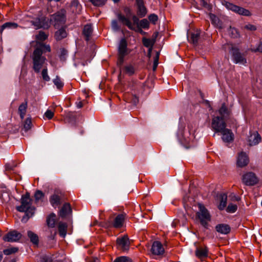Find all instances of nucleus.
Returning a JSON list of instances; mask_svg holds the SVG:
<instances>
[{
    "label": "nucleus",
    "mask_w": 262,
    "mask_h": 262,
    "mask_svg": "<svg viewBox=\"0 0 262 262\" xmlns=\"http://www.w3.org/2000/svg\"><path fill=\"white\" fill-rule=\"evenodd\" d=\"M27 108V102L26 101L25 102L22 103L18 107V113L19 114L20 117L21 119H23L25 117V114L26 113Z\"/></svg>",
    "instance_id": "25"
},
{
    "label": "nucleus",
    "mask_w": 262,
    "mask_h": 262,
    "mask_svg": "<svg viewBox=\"0 0 262 262\" xmlns=\"http://www.w3.org/2000/svg\"><path fill=\"white\" fill-rule=\"evenodd\" d=\"M32 126V122L30 118H27L25 121L24 124V129L27 132L31 129Z\"/></svg>",
    "instance_id": "38"
},
{
    "label": "nucleus",
    "mask_w": 262,
    "mask_h": 262,
    "mask_svg": "<svg viewBox=\"0 0 262 262\" xmlns=\"http://www.w3.org/2000/svg\"><path fill=\"white\" fill-rule=\"evenodd\" d=\"M199 211L198 215L201 224L205 227L207 226V222L210 220V215L208 210L202 204H199Z\"/></svg>",
    "instance_id": "9"
},
{
    "label": "nucleus",
    "mask_w": 262,
    "mask_h": 262,
    "mask_svg": "<svg viewBox=\"0 0 262 262\" xmlns=\"http://www.w3.org/2000/svg\"><path fill=\"white\" fill-rule=\"evenodd\" d=\"M209 18H210V20H211V22L213 24H214V25H215L216 27H219V28H223L219 19L215 15L212 14H210Z\"/></svg>",
    "instance_id": "31"
},
{
    "label": "nucleus",
    "mask_w": 262,
    "mask_h": 262,
    "mask_svg": "<svg viewBox=\"0 0 262 262\" xmlns=\"http://www.w3.org/2000/svg\"><path fill=\"white\" fill-rule=\"evenodd\" d=\"M90 1L95 6H101L105 3L106 0H90Z\"/></svg>",
    "instance_id": "47"
},
{
    "label": "nucleus",
    "mask_w": 262,
    "mask_h": 262,
    "mask_svg": "<svg viewBox=\"0 0 262 262\" xmlns=\"http://www.w3.org/2000/svg\"><path fill=\"white\" fill-rule=\"evenodd\" d=\"M137 14L141 17H144L147 13V10L144 5L143 0H136Z\"/></svg>",
    "instance_id": "18"
},
{
    "label": "nucleus",
    "mask_w": 262,
    "mask_h": 262,
    "mask_svg": "<svg viewBox=\"0 0 262 262\" xmlns=\"http://www.w3.org/2000/svg\"><path fill=\"white\" fill-rule=\"evenodd\" d=\"M77 106L78 108H81L82 107V103L81 102H79L77 103Z\"/></svg>",
    "instance_id": "58"
},
{
    "label": "nucleus",
    "mask_w": 262,
    "mask_h": 262,
    "mask_svg": "<svg viewBox=\"0 0 262 262\" xmlns=\"http://www.w3.org/2000/svg\"><path fill=\"white\" fill-rule=\"evenodd\" d=\"M59 197L57 194H53L50 198V202L53 206H56L59 203Z\"/></svg>",
    "instance_id": "35"
},
{
    "label": "nucleus",
    "mask_w": 262,
    "mask_h": 262,
    "mask_svg": "<svg viewBox=\"0 0 262 262\" xmlns=\"http://www.w3.org/2000/svg\"><path fill=\"white\" fill-rule=\"evenodd\" d=\"M28 236L31 242L34 245H37L38 243V236L31 231H28Z\"/></svg>",
    "instance_id": "29"
},
{
    "label": "nucleus",
    "mask_w": 262,
    "mask_h": 262,
    "mask_svg": "<svg viewBox=\"0 0 262 262\" xmlns=\"http://www.w3.org/2000/svg\"><path fill=\"white\" fill-rule=\"evenodd\" d=\"M229 111L226 106L223 104L213 116L211 122V128L216 133H219L226 128V119L229 117Z\"/></svg>",
    "instance_id": "2"
},
{
    "label": "nucleus",
    "mask_w": 262,
    "mask_h": 262,
    "mask_svg": "<svg viewBox=\"0 0 262 262\" xmlns=\"http://www.w3.org/2000/svg\"><path fill=\"white\" fill-rule=\"evenodd\" d=\"M113 1H114V3H117L119 2V0H112Z\"/></svg>",
    "instance_id": "61"
},
{
    "label": "nucleus",
    "mask_w": 262,
    "mask_h": 262,
    "mask_svg": "<svg viewBox=\"0 0 262 262\" xmlns=\"http://www.w3.org/2000/svg\"><path fill=\"white\" fill-rule=\"evenodd\" d=\"M65 14L64 10H61L51 16L50 20L45 17H37L31 21L32 25L36 29L39 28L48 29L50 24H52L55 28L63 25L65 23Z\"/></svg>",
    "instance_id": "1"
},
{
    "label": "nucleus",
    "mask_w": 262,
    "mask_h": 262,
    "mask_svg": "<svg viewBox=\"0 0 262 262\" xmlns=\"http://www.w3.org/2000/svg\"><path fill=\"white\" fill-rule=\"evenodd\" d=\"M183 222H185L186 220V216L184 215H183Z\"/></svg>",
    "instance_id": "59"
},
{
    "label": "nucleus",
    "mask_w": 262,
    "mask_h": 262,
    "mask_svg": "<svg viewBox=\"0 0 262 262\" xmlns=\"http://www.w3.org/2000/svg\"><path fill=\"white\" fill-rule=\"evenodd\" d=\"M123 221L124 215L123 214H119L115 219L113 226L115 228H120L122 226Z\"/></svg>",
    "instance_id": "24"
},
{
    "label": "nucleus",
    "mask_w": 262,
    "mask_h": 262,
    "mask_svg": "<svg viewBox=\"0 0 262 262\" xmlns=\"http://www.w3.org/2000/svg\"><path fill=\"white\" fill-rule=\"evenodd\" d=\"M32 68L36 73H39L41 70L47 66V60L45 56L42 55L41 48H36L32 55Z\"/></svg>",
    "instance_id": "5"
},
{
    "label": "nucleus",
    "mask_w": 262,
    "mask_h": 262,
    "mask_svg": "<svg viewBox=\"0 0 262 262\" xmlns=\"http://www.w3.org/2000/svg\"><path fill=\"white\" fill-rule=\"evenodd\" d=\"M112 29L115 31H117L119 29V27L118 26L116 20L112 21Z\"/></svg>",
    "instance_id": "53"
},
{
    "label": "nucleus",
    "mask_w": 262,
    "mask_h": 262,
    "mask_svg": "<svg viewBox=\"0 0 262 262\" xmlns=\"http://www.w3.org/2000/svg\"><path fill=\"white\" fill-rule=\"evenodd\" d=\"M149 27V21L146 19H142L139 23V28L147 29Z\"/></svg>",
    "instance_id": "43"
},
{
    "label": "nucleus",
    "mask_w": 262,
    "mask_h": 262,
    "mask_svg": "<svg viewBox=\"0 0 262 262\" xmlns=\"http://www.w3.org/2000/svg\"><path fill=\"white\" fill-rule=\"evenodd\" d=\"M48 37V35L42 31H39L38 34L36 36V38L37 40L43 41L46 39Z\"/></svg>",
    "instance_id": "44"
},
{
    "label": "nucleus",
    "mask_w": 262,
    "mask_h": 262,
    "mask_svg": "<svg viewBox=\"0 0 262 262\" xmlns=\"http://www.w3.org/2000/svg\"><path fill=\"white\" fill-rule=\"evenodd\" d=\"M127 42L124 39H122L118 47V60L117 64L121 66L124 60V57L128 54Z\"/></svg>",
    "instance_id": "10"
},
{
    "label": "nucleus",
    "mask_w": 262,
    "mask_h": 262,
    "mask_svg": "<svg viewBox=\"0 0 262 262\" xmlns=\"http://www.w3.org/2000/svg\"><path fill=\"white\" fill-rule=\"evenodd\" d=\"M66 52L65 51H63V52H62V54L63 55H65L66 54Z\"/></svg>",
    "instance_id": "62"
},
{
    "label": "nucleus",
    "mask_w": 262,
    "mask_h": 262,
    "mask_svg": "<svg viewBox=\"0 0 262 262\" xmlns=\"http://www.w3.org/2000/svg\"><path fill=\"white\" fill-rule=\"evenodd\" d=\"M222 3L227 9L230 10L238 14L244 16H249L251 14L249 10L234 5L226 1H223Z\"/></svg>",
    "instance_id": "8"
},
{
    "label": "nucleus",
    "mask_w": 262,
    "mask_h": 262,
    "mask_svg": "<svg viewBox=\"0 0 262 262\" xmlns=\"http://www.w3.org/2000/svg\"><path fill=\"white\" fill-rule=\"evenodd\" d=\"M1 197L4 202H8L10 200L9 194L8 192H4L1 194Z\"/></svg>",
    "instance_id": "49"
},
{
    "label": "nucleus",
    "mask_w": 262,
    "mask_h": 262,
    "mask_svg": "<svg viewBox=\"0 0 262 262\" xmlns=\"http://www.w3.org/2000/svg\"><path fill=\"white\" fill-rule=\"evenodd\" d=\"M67 225L63 223H59L58 225V230L60 236L64 237L67 234Z\"/></svg>",
    "instance_id": "30"
},
{
    "label": "nucleus",
    "mask_w": 262,
    "mask_h": 262,
    "mask_svg": "<svg viewBox=\"0 0 262 262\" xmlns=\"http://www.w3.org/2000/svg\"><path fill=\"white\" fill-rule=\"evenodd\" d=\"M53 82L58 89L61 88L63 85V83L58 76H56V77L53 80Z\"/></svg>",
    "instance_id": "39"
},
{
    "label": "nucleus",
    "mask_w": 262,
    "mask_h": 262,
    "mask_svg": "<svg viewBox=\"0 0 262 262\" xmlns=\"http://www.w3.org/2000/svg\"><path fill=\"white\" fill-rule=\"evenodd\" d=\"M199 36L200 32L199 31H196V32L192 33L191 35V42L194 45H196L198 43Z\"/></svg>",
    "instance_id": "37"
},
{
    "label": "nucleus",
    "mask_w": 262,
    "mask_h": 262,
    "mask_svg": "<svg viewBox=\"0 0 262 262\" xmlns=\"http://www.w3.org/2000/svg\"><path fill=\"white\" fill-rule=\"evenodd\" d=\"M114 262H132L131 259L125 256H120L115 259Z\"/></svg>",
    "instance_id": "42"
},
{
    "label": "nucleus",
    "mask_w": 262,
    "mask_h": 262,
    "mask_svg": "<svg viewBox=\"0 0 262 262\" xmlns=\"http://www.w3.org/2000/svg\"><path fill=\"white\" fill-rule=\"evenodd\" d=\"M227 196L226 194H222L220 195V203L218 206L220 210H223L227 204Z\"/></svg>",
    "instance_id": "28"
},
{
    "label": "nucleus",
    "mask_w": 262,
    "mask_h": 262,
    "mask_svg": "<svg viewBox=\"0 0 262 262\" xmlns=\"http://www.w3.org/2000/svg\"><path fill=\"white\" fill-rule=\"evenodd\" d=\"M242 180L243 183L247 185H253L258 181L255 174L252 172L244 174L243 176Z\"/></svg>",
    "instance_id": "15"
},
{
    "label": "nucleus",
    "mask_w": 262,
    "mask_h": 262,
    "mask_svg": "<svg viewBox=\"0 0 262 262\" xmlns=\"http://www.w3.org/2000/svg\"><path fill=\"white\" fill-rule=\"evenodd\" d=\"M67 35V33L65 28H62L57 30L55 34V37L56 40H61L65 38Z\"/></svg>",
    "instance_id": "21"
},
{
    "label": "nucleus",
    "mask_w": 262,
    "mask_h": 262,
    "mask_svg": "<svg viewBox=\"0 0 262 262\" xmlns=\"http://www.w3.org/2000/svg\"><path fill=\"white\" fill-rule=\"evenodd\" d=\"M116 243L117 248L122 251H126L129 249L130 241L126 235L117 238Z\"/></svg>",
    "instance_id": "11"
},
{
    "label": "nucleus",
    "mask_w": 262,
    "mask_h": 262,
    "mask_svg": "<svg viewBox=\"0 0 262 262\" xmlns=\"http://www.w3.org/2000/svg\"><path fill=\"white\" fill-rule=\"evenodd\" d=\"M92 28L91 25H86L84 26L83 30V33L85 37V39L88 40L89 37L92 33Z\"/></svg>",
    "instance_id": "27"
},
{
    "label": "nucleus",
    "mask_w": 262,
    "mask_h": 262,
    "mask_svg": "<svg viewBox=\"0 0 262 262\" xmlns=\"http://www.w3.org/2000/svg\"><path fill=\"white\" fill-rule=\"evenodd\" d=\"M18 250V249L16 247H11L8 249H6L4 250V253L5 255H8L13 253H15Z\"/></svg>",
    "instance_id": "41"
},
{
    "label": "nucleus",
    "mask_w": 262,
    "mask_h": 262,
    "mask_svg": "<svg viewBox=\"0 0 262 262\" xmlns=\"http://www.w3.org/2000/svg\"><path fill=\"white\" fill-rule=\"evenodd\" d=\"M229 50L230 54L232 56V59L235 63L245 65L247 63L246 59L241 54L239 49L234 45L228 43L225 47Z\"/></svg>",
    "instance_id": "6"
},
{
    "label": "nucleus",
    "mask_w": 262,
    "mask_h": 262,
    "mask_svg": "<svg viewBox=\"0 0 262 262\" xmlns=\"http://www.w3.org/2000/svg\"><path fill=\"white\" fill-rule=\"evenodd\" d=\"M148 18L151 22L155 24L158 20V16L156 15L152 14L149 16Z\"/></svg>",
    "instance_id": "51"
},
{
    "label": "nucleus",
    "mask_w": 262,
    "mask_h": 262,
    "mask_svg": "<svg viewBox=\"0 0 262 262\" xmlns=\"http://www.w3.org/2000/svg\"><path fill=\"white\" fill-rule=\"evenodd\" d=\"M231 198V200L232 201H238L239 200V198L238 196H236L235 194L234 193H232L231 194V195L229 196Z\"/></svg>",
    "instance_id": "54"
},
{
    "label": "nucleus",
    "mask_w": 262,
    "mask_h": 262,
    "mask_svg": "<svg viewBox=\"0 0 262 262\" xmlns=\"http://www.w3.org/2000/svg\"><path fill=\"white\" fill-rule=\"evenodd\" d=\"M151 252L154 255H161L164 254V249L160 242L155 241L152 245Z\"/></svg>",
    "instance_id": "17"
},
{
    "label": "nucleus",
    "mask_w": 262,
    "mask_h": 262,
    "mask_svg": "<svg viewBox=\"0 0 262 262\" xmlns=\"http://www.w3.org/2000/svg\"><path fill=\"white\" fill-rule=\"evenodd\" d=\"M229 35L232 38H237L239 37V33L238 31L234 28L230 27L228 30Z\"/></svg>",
    "instance_id": "33"
},
{
    "label": "nucleus",
    "mask_w": 262,
    "mask_h": 262,
    "mask_svg": "<svg viewBox=\"0 0 262 262\" xmlns=\"http://www.w3.org/2000/svg\"><path fill=\"white\" fill-rule=\"evenodd\" d=\"M18 27V25L15 23L7 22L4 24L0 28V33L2 34L4 29H15Z\"/></svg>",
    "instance_id": "23"
},
{
    "label": "nucleus",
    "mask_w": 262,
    "mask_h": 262,
    "mask_svg": "<svg viewBox=\"0 0 262 262\" xmlns=\"http://www.w3.org/2000/svg\"><path fill=\"white\" fill-rule=\"evenodd\" d=\"M159 55H160V53L159 52H157L156 55L154 58V62H158Z\"/></svg>",
    "instance_id": "55"
},
{
    "label": "nucleus",
    "mask_w": 262,
    "mask_h": 262,
    "mask_svg": "<svg viewBox=\"0 0 262 262\" xmlns=\"http://www.w3.org/2000/svg\"><path fill=\"white\" fill-rule=\"evenodd\" d=\"M71 10L73 13H79L81 9V6L77 0H73L71 5Z\"/></svg>",
    "instance_id": "22"
},
{
    "label": "nucleus",
    "mask_w": 262,
    "mask_h": 262,
    "mask_svg": "<svg viewBox=\"0 0 262 262\" xmlns=\"http://www.w3.org/2000/svg\"><path fill=\"white\" fill-rule=\"evenodd\" d=\"M53 116L54 113L49 110H48L45 113V116L48 119H51Z\"/></svg>",
    "instance_id": "50"
},
{
    "label": "nucleus",
    "mask_w": 262,
    "mask_h": 262,
    "mask_svg": "<svg viewBox=\"0 0 262 262\" xmlns=\"http://www.w3.org/2000/svg\"><path fill=\"white\" fill-rule=\"evenodd\" d=\"M55 214H51L47 219V222L48 226L50 227H54L55 224Z\"/></svg>",
    "instance_id": "32"
},
{
    "label": "nucleus",
    "mask_w": 262,
    "mask_h": 262,
    "mask_svg": "<svg viewBox=\"0 0 262 262\" xmlns=\"http://www.w3.org/2000/svg\"><path fill=\"white\" fill-rule=\"evenodd\" d=\"M71 208L69 204H65L59 211V215L63 217L71 212Z\"/></svg>",
    "instance_id": "20"
},
{
    "label": "nucleus",
    "mask_w": 262,
    "mask_h": 262,
    "mask_svg": "<svg viewBox=\"0 0 262 262\" xmlns=\"http://www.w3.org/2000/svg\"><path fill=\"white\" fill-rule=\"evenodd\" d=\"M237 209V206L235 204H229L226 209L227 212L229 213H234Z\"/></svg>",
    "instance_id": "40"
},
{
    "label": "nucleus",
    "mask_w": 262,
    "mask_h": 262,
    "mask_svg": "<svg viewBox=\"0 0 262 262\" xmlns=\"http://www.w3.org/2000/svg\"><path fill=\"white\" fill-rule=\"evenodd\" d=\"M215 229L219 233L223 234H228L230 231V227L228 225L224 224H221L216 225Z\"/></svg>",
    "instance_id": "19"
},
{
    "label": "nucleus",
    "mask_w": 262,
    "mask_h": 262,
    "mask_svg": "<svg viewBox=\"0 0 262 262\" xmlns=\"http://www.w3.org/2000/svg\"><path fill=\"white\" fill-rule=\"evenodd\" d=\"M124 70L125 72L128 75H132L135 71L134 68L132 65L126 66Z\"/></svg>",
    "instance_id": "45"
},
{
    "label": "nucleus",
    "mask_w": 262,
    "mask_h": 262,
    "mask_svg": "<svg viewBox=\"0 0 262 262\" xmlns=\"http://www.w3.org/2000/svg\"><path fill=\"white\" fill-rule=\"evenodd\" d=\"M118 18L121 23L123 25L127 26L130 29L135 30L137 32H139L141 33H143L142 29L139 27L140 21L139 18L136 16L134 15L133 16V23H132L128 18H127L120 14L118 15Z\"/></svg>",
    "instance_id": "7"
},
{
    "label": "nucleus",
    "mask_w": 262,
    "mask_h": 262,
    "mask_svg": "<svg viewBox=\"0 0 262 262\" xmlns=\"http://www.w3.org/2000/svg\"><path fill=\"white\" fill-rule=\"evenodd\" d=\"M158 63L159 62H155L154 61V65H153V67H152L153 71H155L156 70L158 64Z\"/></svg>",
    "instance_id": "57"
},
{
    "label": "nucleus",
    "mask_w": 262,
    "mask_h": 262,
    "mask_svg": "<svg viewBox=\"0 0 262 262\" xmlns=\"http://www.w3.org/2000/svg\"><path fill=\"white\" fill-rule=\"evenodd\" d=\"M247 141L250 146H255L261 141V138L257 131H250Z\"/></svg>",
    "instance_id": "13"
},
{
    "label": "nucleus",
    "mask_w": 262,
    "mask_h": 262,
    "mask_svg": "<svg viewBox=\"0 0 262 262\" xmlns=\"http://www.w3.org/2000/svg\"><path fill=\"white\" fill-rule=\"evenodd\" d=\"M41 72V74L42 78L43 80L46 81H49L50 80V78L48 74V68L47 66L42 69V71Z\"/></svg>",
    "instance_id": "34"
},
{
    "label": "nucleus",
    "mask_w": 262,
    "mask_h": 262,
    "mask_svg": "<svg viewBox=\"0 0 262 262\" xmlns=\"http://www.w3.org/2000/svg\"><path fill=\"white\" fill-rule=\"evenodd\" d=\"M34 196L36 201H38L42 198V197L43 196V194L42 192V191L40 190H37L35 193Z\"/></svg>",
    "instance_id": "48"
},
{
    "label": "nucleus",
    "mask_w": 262,
    "mask_h": 262,
    "mask_svg": "<svg viewBox=\"0 0 262 262\" xmlns=\"http://www.w3.org/2000/svg\"><path fill=\"white\" fill-rule=\"evenodd\" d=\"M42 47H43L44 48L46 49V50L48 52H50L51 51V49H50V46L49 45H42L41 46Z\"/></svg>",
    "instance_id": "56"
},
{
    "label": "nucleus",
    "mask_w": 262,
    "mask_h": 262,
    "mask_svg": "<svg viewBox=\"0 0 262 262\" xmlns=\"http://www.w3.org/2000/svg\"><path fill=\"white\" fill-rule=\"evenodd\" d=\"M244 28L247 30L250 31H255L256 29V27L251 24H248L245 26Z\"/></svg>",
    "instance_id": "52"
},
{
    "label": "nucleus",
    "mask_w": 262,
    "mask_h": 262,
    "mask_svg": "<svg viewBox=\"0 0 262 262\" xmlns=\"http://www.w3.org/2000/svg\"><path fill=\"white\" fill-rule=\"evenodd\" d=\"M249 162L248 156L245 152L241 151L237 154L236 160V165L237 167H244L248 164Z\"/></svg>",
    "instance_id": "12"
},
{
    "label": "nucleus",
    "mask_w": 262,
    "mask_h": 262,
    "mask_svg": "<svg viewBox=\"0 0 262 262\" xmlns=\"http://www.w3.org/2000/svg\"><path fill=\"white\" fill-rule=\"evenodd\" d=\"M221 135V138L224 142L230 143L233 141L234 136L232 130L227 127L219 133Z\"/></svg>",
    "instance_id": "14"
},
{
    "label": "nucleus",
    "mask_w": 262,
    "mask_h": 262,
    "mask_svg": "<svg viewBox=\"0 0 262 262\" xmlns=\"http://www.w3.org/2000/svg\"><path fill=\"white\" fill-rule=\"evenodd\" d=\"M143 43L144 46L149 48V54L151 51V48L154 43L150 39L144 38L143 39Z\"/></svg>",
    "instance_id": "36"
},
{
    "label": "nucleus",
    "mask_w": 262,
    "mask_h": 262,
    "mask_svg": "<svg viewBox=\"0 0 262 262\" xmlns=\"http://www.w3.org/2000/svg\"><path fill=\"white\" fill-rule=\"evenodd\" d=\"M179 142L185 148H189L194 145V137L191 134L189 127H186L183 124H180L177 132Z\"/></svg>",
    "instance_id": "3"
},
{
    "label": "nucleus",
    "mask_w": 262,
    "mask_h": 262,
    "mask_svg": "<svg viewBox=\"0 0 262 262\" xmlns=\"http://www.w3.org/2000/svg\"><path fill=\"white\" fill-rule=\"evenodd\" d=\"M16 209L19 212H25V215L21 219L22 222L24 223L34 214L35 208L32 206V200L29 193L22 195L21 205L17 206Z\"/></svg>",
    "instance_id": "4"
},
{
    "label": "nucleus",
    "mask_w": 262,
    "mask_h": 262,
    "mask_svg": "<svg viewBox=\"0 0 262 262\" xmlns=\"http://www.w3.org/2000/svg\"><path fill=\"white\" fill-rule=\"evenodd\" d=\"M251 50L254 52H262V42H258L255 47H252Z\"/></svg>",
    "instance_id": "46"
},
{
    "label": "nucleus",
    "mask_w": 262,
    "mask_h": 262,
    "mask_svg": "<svg viewBox=\"0 0 262 262\" xmlns=\"http://www.w3.org/2000/svg\"><path fill=\"white\" fill-rule=\"evenodd\" d=\"M21 237V234L15 231L8 232L3 237V240L8 242H15L18 241Z\"/></svg>",
    "instance_id": "16"
},
{
    "label": "nucleus",
    "mask_w": 262,
    "mask_h": 262,
    "mask_svg": "<svg viewBox=\"0 0 262 262\" xmlns=\"http://www.w3.org/2000/svg\"><path fill=\"white\" fill-rule=\"evenodd\" d=\"M208 251L206 248H198L195 251L196 256L200 258H203L207 256Z\"/></svg>",
    "instance_id": "26"
},
{
    "label": "nucleus",
    "mask_w": 262,
    "mask_h": 262,
    "mask_svg": "<svg viewBox=\"0 0 262 262\" xmlns=\"http://www.w3.org/2000/svg\"><path fill=\"white\" fill-rule=\"evenodd\" d=\"M6 167H7V169H11V167L9 166L8 165H7L6 166Z\"/></svg>",
    "instance_id": "60"
}]
</instances>
